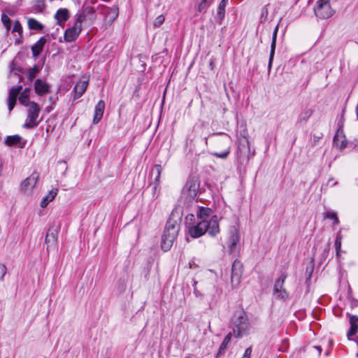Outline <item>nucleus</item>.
Instances as JSON below:
<instances>
[{
    "mask_svg": "<svg viewBox=\"0 0 358 358\" xmlns=\"http://www.w3.org/2000/svg\"><path fill=\"white\" fill-rule=\"evenodd\" d=\"M187 227L189 235L194 238L201 237L205 233L214 237L220 231L216 216H213L210 220H198L196 224L187 222Z\"/></svg>",
    "mask_w": 358,
    "mask_h": 358,
    "instance_id": "nucleus-1",
    "label": "nucleus"
},
{
    "mask_svg": "<svg viewBox=\"0 0 358 358\" xmlns=\"http://www.w3.org/2000/svg\"><path fill=\"white\" fill-rule=\"evenodd\" d=\"M180 225L176 220L170 217L166 222L162 236L161 247L164 251L169 250L178 236Z\"/></svg>",
    "mask_w": 358,
    "mask_h": 358,
    "instance_id": "nucleus-2",
    "label": "nucleus"
},
{
    "mask_svg": "<svg viewBox=\"0 0 358 358\" xmlns=\"http://www.w3.org/2000/svg\"><path fill=\"white\" fill-rule=\"evenodd\" d=\"M231 327L235 337L243 336L249 327V320L243 310L236 311L231 317Z\"/></svg>",
    "mask_w": 358,
    "mask_h": 358,
    "instance_id": "nucleus-3",
    "label": "nucleus"
},
{
    "mask_svg": "<svg viewBox=\"0 0 358 358\" xmlns=\"http://www.w3.org/2000/svg\"><path fill=\"white\" fill-rule=\"evenodd\" d=\"M199 182L194 176L188 178L180 195L181 200L187 205L196 200L199 189Z\"/></svg>",
    "mask_w": 358,
    "mask_h": 358,
    "instance_id": "nucleus-4",
    "label": "nucleus"
},
{
    "mask_svg": "<svg viewBox=\"0 0 358 358\" xmlns=\"http://www.w3.org/2000/svg\"><path fill=\"white\" fill-rule=\"evenodd\" d=\"M27 107V118L22 127L24 129H29L38 125L40 121L37 119L41 112V108L34 101H32Z\"/></svg>",
    "mask_w": 358,
    "mask_h": 358,
    "instance_id": "nucleus-5",
    "label": "nucleus"
},
{
    "mask_svg": "<svg viewBox=\"0 0 358 358\" xmlns=\"http://www.w3.org/2000/svg\"><path fill=\"white\" fill-rule=\"evenodd\" d=\"M315 16L321 20L331 17L335 13L331 8L330 0H318L314 7Z\"/></svg>",
    "mask_w": 358,
    "mask_h": 358,
    "instance_id": "nucleus-6",
    "label": "nucleus"
},
{
    "mask_svg": "<svg viewBox=\"0 0 358 358\" xmlns=\"http://www.w3.org/2000/svg\"><path fill=\"white\" fill-rule=\"evenodd\" d=\"M287 277L285 273H282L275 280L273 287V294L280 299L285 300L289 297V293L284 288L285 281Z\"/></svg>",
    "mask_w": 358,
    "mask_h": 358,
    "instance_id": "nucleus-7",
    "label": "nucleus"
},
{
    "mask_svg": "<svg viewBox=\"0 0 358 358\" xmlns=\"http://www.w3.org/2000/svg\"><path fill=\"white\" fill-rule=\"evenodd\" d=\"M242 274L243 264L239 260L236 259L231 266V285L233 288H236L240 285Z\"/></svg>",
    "mask_w": 358,
    "mask_h": 358,
    "instance_id": "nucleus-8",
    "label": "nucleus"
},
{
    "mask_svg": "<svg viewBox=\"0 0 358 358\" xmlns=\"http://www.w3.org/2000/svg\"><path fill=\"white\" fill-rule=\"evenodd\" d=\"M216 143L219 147L223 148L224 150L220 152H214L213 155L221 159H226L230 152V141L229 137L225 136L221 139H217Z\"/></svg>",
    "mask_w": 358,
    "mask_h": 358,
    "instance_id": "nucleus-9",
    "label": "nucleus"
},
{
    "mask_svg": "<svg viewBox=\"0 0 358 358\" xmlns=\"http://www.w3.org/2000/svg\"><path fill=\"white\" fill-rule=\"evenodd\" d=\"M89 84V80L86 77H82L73 88V100L78 99L83 96L86 91Z\"/></svg>",
    "mask_w": 358,
    "mask_h": 358,
    "instance_id": "nucleus-10",
    "label": "nucleus"
},
{
    "mask_svg": "<svg viewBox=\"0 0 358 358\" xmlns=\"http://www.w3.org/2000/svg\"><path fill=\"white\" fill-rule=\"evenodd\" d=\"M58 229L57 228L50 227L47 232L45 243L47 245V250L54 248L57 243Z\"/></svg>",
    "mask_w": 358,
    "mask_h": 358,
    "instance_id": "nucleus-11",
    "label": "nucleus"
},
{
    "mask_svg": "<svg viewBox=\"0 0 358 358\" xmlns=\"http://www.w3.org/2000/svg\"><path fill=\"white\" fill-rule=\"evenodd\" d=\"M34 91L38 96H43L50 92V85L41 79H36L34 83Z\"/></svg>",
    "mask_w": 358,
    "mask_h": 358,
    "instance_id": "nucleus-12",
    "label": "nucleus"
},
{
    "mask_svg": "<svg viewBox=\"0 0 358 358\" xmlns=\"http://www.w3.org/2000/svg\"><path fill=\"white\" fill-rule=\"evenodd\" d=\"M39 175L38 173H33L30 176L27 178L21 184V188L24 191L32 189L37 184Z\"/></svg>",
    "mask_w": 358,
    "mask_h": 358,
    "instance_id": "nucleus-13",
    "label": "nucleus"
},
{
    "mask_svg": "<svg viewBox=\"0 0 358 358\" xmlns=\"http://www.w3.org/2000/svg\"><path fill=\"white\" fill-rule=\"evenodd\" d=\"M5 145L8 146H16L23 148L25 146L26 141H22V138L16 134L13 136H8L4 141Z\"/></svg>",
    "mask_w": 358,
    "mask_h": 358,
    "instance_id": "nucleus-14",
    "label": "nucleus"
},
{
    "mask_svg": "<svg viewBox=\"0 0 358 358\" xmlns=\"http://www.w3.org/2000/svg\"><path fill=\"white\" fill-rule=\"evenodd\" d=\"M47 42L45 36H42L39 40L35 43L31 48L32 56L34 58H37L42 52L44 45Z\"/></svg>",
    "mask_w": 358,
    "mask_h": 358,
    "instance_id": "nucleus-15",
    "label": "nucleus"
},
{
    "mask_svg": "<svg viewBox=\"0 0 358 358\" xmlns=\"http://www.w3.org/2000/svg\"><path fill=\"white\" fill-rule=\"evenodd\" d=\"M239 234L238 231L234 228L232 230H231L230 236L227 242L229 250L231 253L234 252L237 243L239 241Z\"/></svg>",
    "mask_w": 358,
    "mask_h": 358,
    "instance_id": "nucleus-16",
    "label": "nucleus"
},
{
    "mask_svg": "<svg viewBox=\"0 0 358 358\" xmlns=\"http://www.w3.org/2000/svg\"><path fill=\"white\" fill-rule=\"evenodd\" d=\"M278 31V25H277L275 27L273 32L272 41H271V51H270V55H269V61H268V71L271 70V66H272V63H273V57H274L275 45H276V38H277Z\"/></svg>",
    "mask_w": 358,
    "mask_h": 358,
    "instance_id": "nucleus-17",
    "label": "nucleus"
},
{
    "mask_svg": "<svg viewBox=\"0 0 358 358\" xmlns=\"http://www.w3.org/2000/svg\"><path fill=\"white\" fill-rule=\"evenodd\" d=\"M105 108V103L103 101L101 100L98 102V103L95 106L94 109V115L93 118V123L98 124L101 120Z\"/></svg>",
    "mask_w": 358,
    "mask_h": 358,
    "instance_id": "nucleus-18",
    "label": "nucleus"
},
{
    "mask_svg": "<svg viewBox=\"0 0 358 358\" xmlns=\"http://www.w3.org/2000/svg\"><path fill=\"white\" fill-rule=\"evenodd\" d=\"M80 29L76 27H73L67 29L64 33V40L66 42H73L78 36Z\"/></svg>",
    "mask_w": 358,
    "mask_h": 358,
    "instance_id": "nucleus-19",
    "label": "nucleus"
},
{
    "mask_svg": "<svg viewBox=\"0 0 358 358\" xmlns=\"http://www.w3.org/2000/svg\"><path fill=\"white\" fill-rule=\"evenodd\" d=\"M95 13V9L94 7L87 6H83L82 8V13L77 14V22L82 23L87 17L92 15Z\"/></svg>",
    "mask_w": 358,
    "mask_h": 358,
    "instance_id": "nucleus-20",
    "label": "nucleus"
},
{
    "mask_svg": "<svg viewBox=\"0 0 358 358\" xmlns=\"http://www.w3.org/2000/svg\"><path fill=\"white\" fill-rule=\"evenodd\" d=\"M228 0H222L217 8V22L219 24H222L225 15V8Z\"/></svg>",
    "mask_w": 358,
    "mask_h": 358,
    "instance_id": "nucleus-21",
    "label": "nucleus"
},
{
    "mask_svg": "<svg viewBox=\"0 0 358 358\" xmlns=\"http://www.w3.org/2000/svg\"><path fill=\"white\" fill-rule=\"evenodd\" d=\"M334 144L339 149H343L347 145L345 136L338 131L336 132L334 137Z\"/></svg>",
    "mask_w": 358,
    "mask_h": 358,
    "instance_id": "nucleus-22",
    "label": "nucleus"
},
{
    "mask_svg": "<svg viewBox=\"0 0 358 358\" xmlns=\"http://www.w3.org/2000/svg\"><path fill=\"white\" fill-rule=\"evenodd\" d=\"M69 17V13L66 8L59 9L55 15V18L60 23L66 22Z\"/></svg>",
    "mask_w": 358,
    "mask_h": 358,
    "instance_id": "nucleus-23",
    "label": "nucleus"
},
{
    "mask_svg": "<svg viewBox=\"0 0 358 358\" xmlns=\"http://www.w3.org/2000/svg\"><path fill=\"white\" fill-rule=\"evenodd\" d=\"M30 91L29 87H26L21 93L20 92L19 101L24 106H28L32 101H29V92Z\"/></svg>",
    "mask_w": 358,
    "mask_h": 358,
    "instance_id": "nucleus-24",
    "label": "nucleus"
},
{
    "mask_svg": "<svg viewBox=\"0 0 358 358\" xmlns=\"http://www.w3.org/2000/svg\"><path fill=\"white\" fill-rule=\"evenodd\" d=\"M350 329L348 332V336L355 335L358 330V317L352 315L350 317Z\"/></svg>",
    "mask_w": 358,
    "mask_h": 358,
    "instance_id": "nucleus-25",
    "label": "nucleus"
},
{
    "mask_svg": "<svg viewBox=\"0 0 358 358\" xmlns=\"http://www.w3.org/2000/svg\"><path fill=\"white\" fill-rule=\"evenodd\" d=\"M57 192H58V189L57 188L52 189V190H50L48 194L45 197H44L43 199V200L41 201V206L42 208H45L48 206V204L49 203V202L52 201L55 199V197L57 194Z\"/></svg>",
    "mask_w": 358,
    "mask_h": 358,
    "instance_id": "nucleus-26",
    "label": "nucleus"
},
{
    "mask_svg": "<svg viewBox=\"0 0 358 358\" xmlns=\"http://www.w3.org/2000/svg\"><path fill=\"white\" fill-rule=\"evenodd\" d=\"M232 337V333L229 332L224 338L222 343H221L219 350L217 353V357L220 355L223 354L224 351L227 350L229 343L231 342Z\"/></svg>",
    "mask_w": 358,
    "mask_h": 358,
    "instance_id": "nucleus-27",
    "label": "nucleus"
},
{
    "mask_svg": "<svg viewBox=\"0 0 358 358\" xmlns=\"http://www.w3.org/2000/svg\"><path fill=\"white\" fill-rule=\"evenodd\" d=\"M212 210L209 208L200 207L198 211V220H210Z\"/></svg>",
    "mask_w": 358,
    "mask_h": 358,
    "instance_id": "nucleus-28",
    "label": "nucleus"
},
{
    "mask_svg": "<svg viewBox=\"0 0 358 358\" xmlns=\"http://www.w3.org/2000/svg\"><path fill=\"white\" fill-rule=\"evenodd\" d=\"M27 24L29 29L31 30L41 31L44 27L40 22L32 17L28 18Z\"/></svg>",
    "mask_w": 358,
    "mask_h": 358,
    "instance_id": "nucleus-29",
    "label": "nucleus"
},
{
    "mask_svg": "<svg viewBox=\"0 0 358 358\" xmlns=\"http://www.w3.org/2000/svg\"><path fill=\"white\" fill-rule=\"evenodd\" d=\"M41 68L39 66L34 65L32 68L29 69L27 71V78L32 81L37 76V74L40 72Z\"/></svg>",
    "mask_w": 358,
    "mask_h": 358,
    "instance_id": "nucleus-30",
    "label": "nucleus"
},
{
    "mask_svg": "<svg viewBox=\"0 0 358 358\" xmlns=\"http://www.w3.org/2000/svg\"><path fill=\"white\" fill-rule=\"evenodd\" d=\"M22 89V85L12 87L9 90L8 99L12 98L13 99L17 100V97L20 94V92Z\"/></svg>",
    "mask_w": 358,
    "mask_h": 358,
    "instance_id": "nucleus-31",
    "label": "nucleus"
},
{
    "mask_svg": "<svg viewBox=\"0 0 358 358\" xmlns=\"http://www.w3.org/2000/svg\"><path fill=\"white\" fill-rule=\"evenodd\" d=\"M45 0H35L33 6V11L34 13H42L45 8Z\"/></svg>",
    "mask_w": 358,
    "mask_h": 358,
    "instance_id": "nucleus-32",
    "label": "nucleus"
},
{
    "mask_svg": "<svg viewBox=\"0 0 358 358\" xmlns=\"http://www.w3.org/2000/svg\"><path fill=\"white\" fill-rule=\"evenodd\" d=\"M214 0H201L198 5V11L199 13L206 12L208 8L213 3Z\"/></svg>",
    "mask_w": 358,
    "mask_h": 358,
    "instance_id": "nucleus-33",
    "label": "nucleus"
},
{
    "mask_svg": "<svg viewBox=\"0 0 358 358\" xmlns=\"http://www.w3.org/2000/svg\"><path fill=\"white\" fill-rule=\"evenodd\" d=\"M153 171H155L156 172V176L155 178V189H156L157 186L159 184V182H160V177H161V174L162 172V167L159 164H156L154 166Z\"/></svg>",
    "mask_w": 358,
    "mask_h": 358,
    "instance_id": "nucleus-34",
    "label": "nucleus"
},
{
    "mask_svg": "<svg viewBox=\"0 0 358 358\" xmlns=\"http://www.w3.org/2000/svg\"><path fill=\"white\" fill-rule=\"evenodd\" d=\"M313 114V110L310 108H305L301 112L299 115V121H306Z\"/></svg>",
    "mask_w": 358,
    "mask_h": 358,
    "instance_id": "nucleus-35",
    "label": "nucleus"
},
{
    "mask_svg": "<svg viewBox=\"0 0 358 358\" xmlns=\"http://www.w3.org/2000/svg\"><path fill=\"white\" fill-rule=\"evenodd\" d=\"M1 22L5 26L7 31H9L11 27V20L9 18V17L7 15L3 13L1 15Z\"/></svg>",
    "mask_w": 358,
    "mask_h": 358,
    "instance_id": "nucleus-36",
    "label": "nucleus"
},
{
    "mask_svg": "<svg viewBox=\"0 0 358 358\" xmlns=\"http://www.w3.org/2000/svg\"><path fill=\"white\" fill-rule=\"evenodd\" d=\"M341 241H342V236L341 234H338L336 236V238L335 240V248H336V255L338 257L340 256L341 248Z\"/></svg>",
    "mask_w": 358,
    "mask_h": 358,
    "instance_id": "nucleus-37",
    "label": "nucleus"
},
{
    "mask_svg": "<svg viewBox=\"0 0 358 358\" xmlns=\"http://www.w3.org/2000/svg\"><path fill=\"white\" fill-rule=\"evenodd\" d=\"M324 217L334 220V224H338L339 223V220L337 217V215L334 212H331V211L326 212L325 215H324Z\"/></svg>",
    "mask_w": 358,
    "mask_h": 358,
    "instance_id": "nucleus-38",
    "label": "nucleus"
},
{
    "mask_svg": "<svg viewBox=\"0 0 358 358\" xmlns=\"http://www.w3.org/2000/svg\"><path fill=\"white\" fill-rule=\"evenodd\" d=\"M13 32H17L20 36L22 37V27L18 20L14 22Z\"/></svg>",
    "mask_w": 358,
    "mask_h": 358,
    "instance_id": "nucleus-39",
    "label": "nucleus"
},
{
    "mask_svg": "<svg viewBox=\"0 0 358 358\" xmlns=\"http://www.w3.org/2000/svg\"><path fill=\"white\" fill-rule=\"evenodd\" d=\"M7 268L3 264H0V280H4V276L6 274Z\"/></svg>",
    "mask_w": 358,
    "mask_h": 358,
    "instance_id": "nucleus-40",
    "label": "nucleus"
},
{
    "mask_svg": "<svg viewBox=\"0 0 358 358\" xmlns=\"http://www.w3.org/2000/svg\"><path fill=\"white\" fill-rule=\"evenodd\" d=\"M164 17L163 15H159L154 22V25L155 27L160 26L164 22Z\"/></svg>",
    "mask_w": 358,
    "mask_h": 358,
    "instance_id": "nucleus-41",
    "label": "nucleus"
},
{
    "mask_svg": "<svg viewBox=\"0 0 358 358\" xmlns=\"http://www.w3.org/2000/svg\"><path fill=\"white\" fill-rule=\"evenodd\" d=\"M16 103V100L11 99H8V108L9 111H11L15 107Z\"/></svg>",
    "mask_w": 358,
    "mask_h": 358,
    "instance_id": "nucleus-42",
    "label": "nucleus"
},
{
    "mask_svg": "<svg viewBox=\"0 0 358 358\" xmlns=\"http://www.w3.org/2000/svg\"><path fill=\"white\" fill-rule=\"evenodd\" d=\"M322 136H323V135L321 133L319 134L318 135L314 134L312 145L315 146L316 145V143L319 141V140L322 138Z\"/></svg>",
    "mask_w": 358,
    "mask_h": 358,
    "instance_id": "nucleus-43",
    "label": "nucleus"
},
{
    "mask_svg": "<svg viewBox=\"0 0 358 358\" xmlns=\"http://www.w3.org/2000/svg\"><path fill=\"white\" fill-rule=\"evenodd\" d=\"M251 353H252V348L251 347H249L248 348L245 350V352L242 357V358H250V356H251Z\"/></svg>",
    "mask_w": 358,
    "mask_h": 358,
    "instance_id": "nucleus-44",
    "label": "nucleus"
},
{
    "mask_svg": "<svg viewBox=\"0 0 358 358\" xmlns=\"http://www.w3.org/2000/svg\"><path fill=\"white\" fill-rule=\"evenodd\" d=\"M268 15V10L266 8L262 9V16L266 17Z\"/></svg>",
    "mask_w": 358,
    "mask_h": 358,
    "instance_id": "nucleus-45",
    "label": "nucleus"
},
{
    "mask_svg": "<svg viewBox=\"0 0 358 358\" xmlns=\"http://www.w3.org/2000/svg\"><path fill=\"white\" fill-rule=\"evenodd\" d=\"M189 217L190 220H192L194 217V216L192 214H190L187 217V219H188Z\"/></svg>",
    "mask_w": 358,
    "mask_h": 358,
    "instance_id": "nucleus-46",
    "label": "nucleus"
},
{
    "mask_svg": "<svg viewBox=\"0 0 358 358\" xmlns=\"http://www.w3.org/2000/svg\"><path fill=\"white\" fill-rule=\"evenodd\" d=\"M246 143H247V148H248V152H250L249 142L248 141V140H246Z\"/></svg>",
    "mask_w": 358,
    "mask_h": 358,
    "instance_id": "nucleus-47",
    "label": "nucleus"
},
{
    "mask_svg": "<svg viewBox=\"0 0 358 358\" xmlns=\"http://www.w3.org/2000/svg\"><path fill=\"white\" fill-rule=\"evenodd\" d=\"M315 348L317 349V350H318V352H321V350H322V349H321V347H320V346H317V347H315Z\"/></svg>",
    "mask_w": 358,
    "mask_h": 358,
    "instance_id": "nucleus-48",
    "label": "nucleus"
},
{
    "mask_svg": "<svg viewBox=\"0 0 358 358\" xmlns=\"http://www.w3.org/2000/svg\"><path fill=\"white\" fill-rule=\"evenodd\" d=\"M239 149H240V152L241 153L242 152V150H241V148H239Z\"/></svg>",
    "mask_w": 358,
    "mask_h": 358,
    "instance_id": "nucleus-49",
    "label": "nucleus"
},
{
    "mask_svg": "<svg viewBox=\"0 0 358 358\" xmlns=\"http://www.w3.org/2000/svg\"><path fill=\"white\" fill-rule=\"evenodd\" d=\"M50 1H52L53 0H50Z\"/></svg>",
    "mask_w": 358,
    "mask_h": 358,
    "instance_id": "nucleus-50",
    "label": "nucleus"
},
{
    "mask_svg": "<svg viewBox=\"0 0 358 358\" xmlns=\"http://www.w3.org/2000/svg\"><path fill=\"white\" fill-rule=\"evenodd\" d=\"M107 358H109V357H107Z\"/></svg>",
    "mask_w": 358,
    "mask_h": 358,
    "instance_id": "nucleus-51",
    "label": "nucleus"
}]
</instances>
